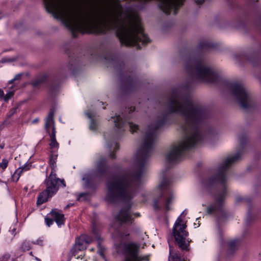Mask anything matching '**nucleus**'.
<instances>
[{"label": "nucleus", "instance_id": "1a4fd4ad", "mask_svg": "<svg viewBox=\"0 0 261 261\" xmlns=\"http://www.w3.org/2000/svg\"><path fill=\"white\" fill-rule=\"evenodd\" d=\"M46 11L53 15L56 19L63 16L64 12L68 9V5L63 0H43Z\"/></svg>", "mask_w": 261, "mask_h": 261}, {"label": "nucleus", "instance_id": "a211bd4d", "mask_svg": "<svg viewBox=\"0 0 261 261\" xmlns=\"http://www.w3.org/2000/svg\"><path fill=\"white\" fill-rule=\"evenodd\" d=\"M54 111L53 110H50L47 118H46L45 123V128L46 130L47 133H49V127L50 126H53L54 125Z\"/></svg>", "mask_w": 261, "mask_h": 261}, {"label": "nucleus", "instance_id": "39448f33", "mask_svg": "<svg viewBox=\"0 0 261 261\" xmlns=\"http://www.w3.org/2000/svg\"><path fill=\"white\" fill-rule=\"evenodd\" d=\"M58 156V154L56 150H51L50 151L49 163L51 168V171L49 176L46 175V178L44 180L46 189L39 195L37 201L38 205H41L46 202L49 198L55 195L59 190L60 184H61L62 187L64 188L66 187L64 179L57 178L55 173L56 161Z\"/></svg>", "mask_w": 261, "mask_h": 261}, {"label": "nucleus", "instance_id": "c03bdc74", "mask_svg": "<svg viewBox=\"0 0 261 261\" xmlns=\"http://www.w3.org/2000/svg\"><path fill=\"white\" fill-rule=\"evenodd\" d=\"M135 108H132V107H131V108H130L129 112H133V111H135Z\"/></svg>", "mask_w": 261, "mask_h": 261}, {"label": "nucleus", "instance_id": "b1692460", "mask_svg": "<svg viewBox=\"0 0 261 261\" xmlns=\"http://www.w3.org/2000/svg\"><path fill=\"white\" fill-rule=\"evenodd\" d=\"M31 248V244L30 242L29 241H27V240L23 241L20 247V249L23 252L28 251L30 250Z\"/></svg>", "mask_w": 261, "mask_h": 261}, {"label": "nucleus", "instance_id": "9b49d317", "mask_svg": "<svg viewBox=\"0 0 261 261\" xmlns=\"http://www.w3.org/2000/svg\"><path fill=\"white\" fill-rule=\"evenodd\" d=\"M111 118L113 119L115 127L117 129L118 134L123 132L127 128H129L132 133L136 132L138 129V125L132 122L126 121L120 115H116L115 117H112Z\"/></svg>", "mask_w": 261, "mask_h": 261}, {"label": "nucleus", "instance_id": "bb28decb", "mask_svg": "<svg viewBox=\"0 0 261 261\" xmlns=\"http://www.w3.org/2000/svg\"><path fill=\"white\" fill-rule=\"evenodd\" d=\"M56 128L55 125H53L52 126L51 133L49 135L50 142H51V141L55 142V141H56Z\"/></svg>", "mask_w": 261, "mask_h": 261}, {"label": "nucleus", "instance_id": "6ab92c4d", "mask_svg": "<svg viewBox=\"0 0 261 261\" xmlns=\"http://www.w3.org/2000/svg\"><path fill=\"white\" fill-rule=\"evenodd\" d=\"M47 80V76L46 75H43L37 77L33 81L31 82V85L34 87H38L42 84L45 83Z\"/></svg>", "mask_w": 261, "mask_h": 261}, {"label": "nucleus", "instance_id": "5701e85b", "mask_svg": "<svg viewBox=\"0 0 261 261\" xmlns=\"http://www.w3.org/2000/svg\"><path fill=\"white\" fill-rule=\"evenodd\" d=\"M87 117L90 119V124L89 128L91 130H95L97 128V125L94 119L92 117V114L90 112L86 113Z\"/></svg>", "mask_w": 261, "mask_h": 261}, {"label": "nucleus", "instance_id": "412c9836", "mask_svg": "<svg viewBox=\"0 0 261 261\" xmlns=\"http://www.w3.org/2000/svg\"><path fill=\"white\" fill-rule=\"evenodd\" d=\"M107 147L111 152L110 153V157L112 159H115L116 158V155L113 152H111L112 150V148L113 147V151H116L119 149V145L117 143L113 142L111 143H107Z\"/></svg>", "mask_w": 261, "mask_h": 261}, {"label": "nucleus", "instance_id": "5fc2aeb1", "mask_svg": "<svg viewBox=\"0 0 261 261\" xmlns=\"http://www.w3.org/2000/svg\"><path fill=\"white\" fill-rule=\"evenodd\" d=\"M30 255H32V252H31L30 253Z\"/></svg>", "mask_w": 261, "mask_h": 261}, {"label": "nucleus", "instance_id": "e433bc0d", "mask_svg": "<svg viewBox=\"0 0 261 261\" xmlns=\"http://www.w3.org/2000/svg\"><path fill=\"white\" fill-rule=\"evenodd\" d=\"M32 243L33 244H37V245H39L41 246H42L43 245V240L42 239H38L36 241H33Z\"/></svg>", "mask_w": 261, "mask_h": 261}, {"label": "nucleus", "instance_id": "20e7f679", "mask_svg": "<svg viewBox=\"0 0 261 261\" xmlns=\"http://www.w3.org/2000/svg\"><path fill=\"white\" fill-rule=\"evenodd\" d=\"M185 69L192 78L214 83L219 81L218 73L206 66L203 60L200 58L189 57L186 61Z\"/></svg>", "mask_w": 261, "mask_h": 261}, {"label": "nucleus", "instance_id": "603ef678", "mask_svg": "<svg viewBox=\"0 0 261 261\" xmlns=\"http://www.w3.org/2000/svg\"><path fill=\"white\" fill-rule=\"evenodd\" d=\"M128 236H129V233H127V234H125V236H126V237H127Z\"/></svg>", "mask_w": 261, "mask_h": 261}, {"label": "nucleus", "instance_id": "49530a36", "mask_svg": "<svg viewBox=\"0 0 261 261\" xmlns=\"http://www.w3.org/2000/svg\"><path fill=\"white\" fill-rule=\"evenodd\" d=\"M38 122V119H35L33 120V122L35 123V122Z\"/></svg>", "mask_w": 261, "mask_h": 261}, {"label": "nucleus", "instance_id": "7c9ffc66", "mask_svg": "<svg viewBox=\"0 0 261 261\" xmlns=\"http://www.w3.org/2000/svg\"><path fill=\"white\" fill-rule=\"evenodd\" d=\"M50 148V149H56L57 150L59 147V144L58 143V142L55 141V142L51 141V142L49 144Z\"/></svg>", "mask_w": 261, "mask_h": 261}, {"label": "nucleus", "instance_id": "ddd939ff", "mask_svg": "<svg viewBox=\"0 0 261 261\" xmlns=\"http://www.w3.org/2000/svg\"><path fill=\"white\" fill-rule=\"evenodd\" d=\"M108 170L107 160L103 158L100 159L96 165V176L101 179L107 175Z\"/></svg>", "mask_w": 261, "mask_h": 261}, {"label": "nucleus", "instance_id": "7ed1b4c3", "mask_svg": "<svg viewBox=\"0 0 261 261\" xmlns=\"http://www.w3.org/2000/svg\"><path fill=\"white\" fill-rule=\"evenodd\" d=\"M240 146L243 148L247 142L246 136L242 135L239 138ZM243 153V149L238 151L233 156L227 158L219 166L217 173L214 176L204 179L202 181L204 188L209 192L216 190L215 198L216 202L207 207L206 213L212 214L214 212L220 211L223 199L227 194V179L228 170L230 165L237 162Z\"/></svg>", "mask_w": 261, "mask_h": 261}, {"label": "nucleus", "instance_id": "423d86ee", "mask_svg": "<svg viewBox=\"0 0 261 261\" xmlns=\"http://www.w3.org/2000/svg\"><path fill=\"white\" fill-rule=\"evenodd\" d=\"M159 195L153 200V206L155 210H170V205L174 200V195L170 187V181L164 177L158 189Z\"/></svg>", "mask_w": 261, "mask_h": 261}, {"label": "nucleus", "instance_id": "58836bf2", "mask_svg": "<svg viewBox=\"0 0 261 261\" xmlns=\"http://www.w3.org/2000/svg\"><path fill=\"white\" fill-rule=\"evenodd\" d=\"M99 255L102 256V257H104V253L103 251L102 248H100V250L98 251Z\"/></svg>", "mask_w": 261, "mask_h": 261}, {"label": "nucleus", "instance_id": "79ce46f5", "mask_svg": "<svg viewBox=\"0 0 261 261\" xmlns=\"http://www.w3.org/2000/svg\"><path fill=\"white\" fill-rule=\"evenodd\" d=\"M87 194L86 193H81L80 194V196H79V198H81L82 197H83V196H86Z\"/></svg>", "mask_w": 261, "mask_h": 261}, {"label": "nucleus", "instance_id": "09e8293b", "mask_svg": "<svg viewBox=\"0 0 261 261\" xmlns=\"http://www.w3.org/2000/svg\"><path fill=\"white\" fill-rule=\"evenodd\" d=\"M72 204H68L66 206V208H68L69 207H70V205H71Z\"/></svg>", "mask_w": 261, "mask_h": 261}, {"label": "nucleus", "instance_id": "6e6d98bb", "mask_svg": "<svg viewBox=\"0 0 261 261\" xmlns=\"http://www.w3.org/2000/svg\"><path fill=\"white\" fill-rule=\"evenodd\" d=\"M137 216H139V214H136Z\"/></svg>", "mask_w": 261, "mask_h": 261}, {"label": "nucleus", "instance_id": "3c124183", "mask_svg": "<svg viewBox=\"0 0 261 261\" xmlns=\"http://www.w3.org/2000/svg\"><path fill=\"white\" fill-rule=\"evenodd\" d=\"M12 231H13V232L14 231H15V228H13V229L12 230Z\"/></svg>", "mask_w": 261, "mask_h": 261}, {"label": "nucleus", "instance_id": "a19ab883", "mask_svg": "<svg viewBox=\"0 0 261 261\" xmlns=\"http://www.w3.org/2000/svg\"><path fill=\"white\" fill-rule=\"evenodd\" d=\"M141 258H142V259H141V261H142V260H148V256L141 257Z\"/></svg>", "mask_w": 261, "mask_h": 261}, {"label": "nucleus", "instance_id": "864d4df0", "mask_svg": "<svg viewBox=\"0 0 261 261\" xmlns=\"http://www.w3.org/2000/svg\"><path fill=\"white\" fill-rule=\"evenodd\" d=\"M223 215H224V217H226V216H225L226 213H223Z\"/></svg>", "mask_w": 261, "mask_h": 261}, {"label": "nucleus", "instance_id": "dca6fc26", "mask_svg": "<svg viewBox=\"0 0 261 261\" xmlns=\"http://www.w3.org/2000/svg\"><path fill=\"white\" fill-rule=\"evenodd\" d=\"M49 215L54 219L58 226L63 225L65 223L64 215L62 213L61 211L57 208L52 210Z\"/></svg>", "mask_w": 261, "mask_h": 261}, {"label": "nucleus", "instance_id": "473e14b6", "mask_svg": "<svg viewBox=\"0 0 261 261\" xmlns=\"http://www.w3.org/2000/svg\"><path fill=\"white\" fill-rule=\"evenodd\" d=\"M237 202H240L242 201L246 202L248 203H250L251 201V199L250 198H241V197H237L236 199Z\"/></svg>", "mask_w": 261, "mask_h": 261}, {"label": "nucleus", "instance_id": "c9c22d12", "mask_svg": "<svg viewBox=\"0 0 261 261\" xmlns=\"http://www.w3.org/2000/svg\"><path fill=\"white\" fill-rule=\"evenodd\" d=\"M173 261H186L184 259L181 258V257L177 254L173 255L172 256Z\"/></svg>", "mask_w": 261, "mask_h": 261}, {"label": "nucleus", "instance_id": "4d7b16f0", "mask_svg": "<svg viewBox=\"0 0 261 261\" xmlns=\"http://www.w3.org/2000/svg\"><path fill=\"white\" fill-rule=\"evenodd\" d=\"M0 146H1V147L2 148H3V146H1V145Z\"/></svg>", "mask_w": 261, "mask_h": 261}, {"label": "nucleus", "instance_id": "f03ea898", "mask_svg": "<svg viewBox=\"0 0 261 261\" xmlns=\"http://www.w3.org/2000/svg\"><path fill=\"white\" fill-rule=\"evenodd\" d=\"M62 22L74 38L79 33L82 32L84 28H89L91 33L98 35L115 30L121 45L127 47L133 46L140 49V43L145 46L150 42L139 22L132 20L125 22L115 15L108 19L99 20L94 13L76 12L68 16L62 20Z\"/></svg>", "mask_w": 261, "mask_h": 261}, {"label": "nucleus", "instance_id": "c756f323", "mask_svg": "<svg viewBox=\"0 0 261 261\" xmlns=\"http://www.w3.org/2000/svg\"><path fill=\"white\" fill-rule=\"evenodd\" d=\"M237 241L232 240L228 243V249L230 250H233L237 247Z\"/></svg>", "mask_w": 261, "mask_h": 261}, {"label": "nucleus", "instance_id": "f257e3e1", "mask_svg": "<svg viewBox=\"0 0 261 261\" xmlns=\"http://www.w3.org/2000/svg\"><path fill=\"white\" fill-rule=\"evenodd\" d=\"M176 113L185 119L181 125L184 134L182 140L173 143L166 154L168 165L180 162L185 151L201 144L204 139L203 122L208 116L202 107L193 103L190 96L182 92L180 88L171 89L168 98L166 112L159 116L155 122L148 126L136 154L135 171L124 173L107 183L106 200L111 203L132 199L142 183L141 178L151 156L157 138V131L167 122L169 115Z\"/></svg>", "mask_w": 261, "mask_h": 261}, {"label": "nucleus", "instance_id": "2eb2a0df", "mask_svg": "<svg viewBox=\"0 0 261 261\" xmlns=\"http://www.w3.org/2000/svg\"><path fill=\"white\" fill-rule=\"evenodd\" d=\"M122 80L124 82L126 87L128 89H132L137 85V79L135 73L129 72V75H126L124 76L121 75Z\"/></svg>", "mask_w": 261, "mask_h": 261}, {"label": "nucleus", "instance_id": "f704fd0d", "mask_svg": "<svg viewBox=\"0 0 261 261\" xmlns=\"http://www.w3.org/2000/svg\"><path fill=\"white\" fill-rule=\"evenodd\" d=\"M54 219L51 218H49L47 216H46L45 218V222L46 224L49 227L51 225H52L54 223Z\"/></svg>", "mask_w": 261, "mask_h": 261}, {"label": "nucleus", "instance_id": "a878e982", "mask_svg": "<svg viewBox=\"0 0 261 261\" xmlns=\"http://www.w3.org/2000/svg\"><path fill=\"white\" fill-rule=\"evenodd\" d=\"M105 60L108 62L112 63L113 64L117 62V59L113 55H107L105 57Z\"/></svg>", "mask_w": 261, "mask_h": 261}, {"label": "nucleus", "instance_id": "37998d69", "mask_svg": "<svg viewBox=\"0 0 261 261\" xmlns=\"http://www.w3.org/2000/svg\"><path fill=\"white\" fill-rule=\"evenodd\" d=\"M72 65H70V63H69V65L68 66V69L70 71H71L72 70Z\"/></svg>", "mask_w": 261, "mask_h": 261}, {"label": "nucleus", "instance_id": "6e6552de", "mask_svg": "<svg viewBox=\"0 0 261 261\" xmlns=\"http://www.w3.org/2000/svg\"><path fill=\"white\" fill-rule=\"evenodd\" d=\"M181 219L178 217L172 229L173 234L175 243L182 251H188L189 250V242L186 243V238L188 236V232L185 230L186 225L181 224Z\"/></svg>", "mask_w": 261, "mask_h": 261}, {"label": "nucleus", "instance_id": "aec40b11", "mask_svg": "<svg viewBox=\"0 0 261 261\" xmlns=\"http://www.w3.org/2000/svg\"><path fill=\"white\" fill-rule=\"evenodd\" d=\"M215 47V45L214 44L205 40L201 41L198 46V48L201 50H208Z\"/></svg>", "mask_w": 261, "mask_h": 261}, {"label": "nucleus", "instance_id": "393cba45", "mask_svg": "<svg viewBox=\"0 0 261 261\" xmlns=\"http://www.w3.org/2000/svg\"><path fill=\"white\" fill-rule=\"evenodd\" d=\"M92 232V233L93 234V236H94L95 239L98 241V246H100V238L99 232L96 228V227L95 225L93 226Z\"/></svg>", "mask_w": 261, "mask_h": 261}, {"label": "nucleus", "instance_id": "9d476101", "mask_svg": "<svg viewBox=\"0 0 261 261\" xmlns=\"http://www.w3.org/2000/svg\"><path fill=\"white\" fill-rule=\"evenodd\" d=\"M139 249L140 246L137 243H124L122 247V252L125 256V261H141L142 258L138 255Z\"/></svg>", "mask_w": 261, "mask_h": 261}, {"label": "nucleus", "instance_id": "4be33fe9", "mask_svg": "<svg viewBox=\"0 0 261 261\" xmlns=\"http://www.w3.org/2000/svg\"><path fill=\"white\" fill-rule=\"evenodd\" d=\"M30 169V167L28 166H24L21 168L20 171L18 170H16L13 174L12 175L11 179L12 180L15 182H16L19 180V178L20 176V174H21L23 171H27Z\"/></svg>", "mask_w": 261, "mask_h": 261}, {"label": "nucleus", "instance_id": "a18cd8bd", "mask_svg": "<svg viewBox=\"0 0 261 261\" xmlns=\"http://www.w3.org/2000/svg\"><path fill=\"white\" fill-rule=\"evenodd\" d=\"M248 1H249V2L250 3H252V2L254 3V2H257V1H258V0H248Z\"/></svg>", "mask_w": 261, "mask_h": 261}, {"label": "nucleus", "instance_id": "cd10ccee", "mask_svg": "<svg viewBox=\"0 0 261 261\" xmlns=\"http://www.w3.org/2000/svg\"><path fill=\"white\" fill-rule=\"evenodd\" d=\"M14 90L8 91L6 95L4 97V99L5 101H8L14 95Z\"/></svg>", "mask_w": 261, "mask_h": 261}, {"label": "nucleus", "instance_id": "4468645a", "mask_svg": "<svg viewBox=\"0 0 261 261\" xmlns=\"http://www.w3.org/2000/svg\"><path fill=\"white\" fill-rule=\"evenodd\" d=\"M260 54L259 51H253L248 53H241L235 55V58L238 62L247 61L252 63L253 65H255L254 61L252 59L253 58H256Z\"/></svg>", "mask_w": 261, "mask_h": 261}, {"label": "nucleus", "instance_id": "8fccbe9b", "mask_svg": "<svg viewBox=\"0 0 261 261\" xmlns=\"http://www.w3.org/2000/svg\"><path fill=\"white\" fill-rule=\"evenodd\" d=\"M219 221H220V218H219V217H218V218H217V221H218V222H219Z\"/></svg>", "mask_w": 261, "mask_h": 261}, {"label": "nucleus", "instance_id": "ea45409f", "mask_svg": "<svg viewBox=\"0 0 261 261\" xmlns=\"http://www.w3.org/2000/svg\"><path fill=\"white\" fill-rule=\"evenodd\" d=\"M4 97V93L2 89H0V99Z\"/></svg>", "mask_w": 261, "mask_h": 261}, {"label": "nucleus", "instance_id": "2f4dec72", "mask_svg": "<svg viewBox=\"0 0 261 261\" xmlns=\"http://www.w3.org/2000/svg\"><path fill=\"white\" fill-rule=\"evenodd\" d=\"M22 75V73H18L17 74H16L15 77H14V79L11 80L10 81H9L8 82V84H11L12 83H13L14 82L16 81H19L20 80L21 76Z\"/></svg>", "mask_w": 261, "mask_h": 261}, {"label": "nucleus", "instance_id": "f3484780", "mask_svg": "<svg viewBox=\"0 0 261 261\" xmlns=\"http://www.w3.org/2000/svg\"><path fill=\"white\" fill-rule=\"evenodd\" d=\"M93 241V239L89 237H82L81 238H79L75 241V245L78 246V249L80 250H83L86 248V245L84 244H89Z\"/></svg>", "mask_w": 261, "mask_h": 261}, {"label": "nucleus", "instance_id": "0eeeda50", "mask_svg": "<svg viewBox=\"0 0 261 261\" xmlns=\"http://www.w3.org/2000/svg\"><path fill=\"white\" fill-rule=\"evenodd\" d=\"M229 88L231 95L236 99L242 108L247 110L252 107V97L244 85L240 83H231Z\"/></svg>", "mask_w": 261, "mask_h": 261}, {"label": "nucleus", "instance_id": "4c0bfd02", "mask_svg": "<svg viewBox=\"0 0 261 261\" xmlns=\"http://www.w3.org/2000/svg\"><path fill=\"white\" fill-rule=\"evenodd\" d=\"M16 110H17V108H13L11 110L10 114H9V116L11 117L12 115H13L14 114H15L16 112Z\"/></svg>", "mask_w": 261, "mask_h": 261}, {"label": "nucleus", "instance_id": "13d9d810", "mask_svg": "<svg viewBox=\"0 0 261 261\" xmlns=\"http://www.w3.org/2000/svg\"><path fill=\"white\" fill-rule=\"evenodd\" d=\"M248 220H249V217L247 218V220L248 221Z\"/></svg>", "mask_w": 261, "mask_h": 261}, {"label": "nucleus", "instance_id": "c85d7f7f", "mask_svg": "<svg viewBox=\"0 0 261 261\" xmlns=\"http://www.w3.org/2000/svg\"><path fill=\"white\" fill-rule=\"evenodd\" d=\"M78 246L77 245L74 244V246L70 249V253L72 256H75L78 253V252L80 251L78 249Z\"/></svg>", "mask_w": 261, "mask_h": 261}, {"label": "nucleus", "instance_id": "72a5a7b5", "mask_svg": "<svg viewBox=\"0 0 261 261\" xmlns=\"http://www.w3.org/2000/svg\"><path fill=\"white\" fill-rule=\"evenodd\" d=\"M8 160L6 159H4L3 160H2V162L1 163H0V168H2L3 170H5L8 166Z\"/></svg>", "mask_w": 261, "mask_h": 261}, {"label": "nucleus", "instance_id": "f8f14e48", "mask_svg": "<svg viewBox=\"0 0 261 261\" xmlns=\"http://www.w3.org/2000/svg\"><path fill=\"white\" fill-rule=\"evenodd\" d=\"M130 208V205H127L126 207L121 208L119 214L115 216L116 222L114 225V228L116 231L118 230V227L116 226L117 223H118L119 225H121L123 223L127 224L132 223L133 219Z\"/></svg>", "mask_w": 261, "mask_h": 261}, {"label": "nucleus", "instance_id": "de8ad7c7", "mask_svg": "<svg viewBox=\"0 0 261 261\" xmlns=\"http://www.w3.org/2000/svg\"><path fill=\"white\" fill-rule=\"evenodd\" d=\"M15 86V84H14L13 85H12V86L10 87V88H11V89H13V88H14V87Z\"/></svg>", "mask_w": 261, "mask_h": 261}]
</instances>
